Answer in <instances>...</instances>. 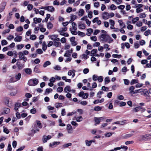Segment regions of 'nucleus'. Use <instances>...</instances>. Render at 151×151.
<instances>
[{
    "instance_id": "f257e3e1",
    "label": "nucleus",
    "mask_w": 151,
    "mask_h": 151,
    "mask_svg": "<svg viewBox=\"0 0 151 151\" xmlns=\"http://www.w3.org/2000/svg\"><path fill=\"white\" fill-rule=\"evenodd\" d=\"M101 41L106 42L110 43L113 42V40L108 34H102L99 37Z\"/></svg>"
},
{
    "instance_id": "f03ea898",
    "label": "nucleus",
    "mask_w": 151,
    "mask_h": 151,
    "mask_svg": "<svg viewBox=\"0 0 151 151\" xmlns=\"http://www.w3.org/2000/svg\"><path fill=\"white\" fill-rule=\"evenodd\" d=\"M39 83L38 80L36 78L29 80L28 82V84L31 86H35L37 85Z\"/></svg>"
},
{
    "instance_id": "7ed1b4c3",
    "label": "nucleus",
    "mask_w": 151,
    "mask_h": 151,
    "mask_svg": "<svg viewBox=\"0 0 151 151\" xmlns=\"http://www.w3.org/2000/svg\"><path fill=\"white\" fill-rule=\"evenodd\" d=\"M19 55V58L20 60H23L24 62H25L27 60L26 57L24 56V53L21 52H19L18 53Z\"/></svg>"
},
{
    "instance_id": "20e7f679",
    "label": "nucleus",
    "mask_w": 151,
    "mask_h": 151,
    "mask_svg": "<svg viewBox=\"0 0 151 151\" xmlns=\"http://www.w3.org/2000/svg\"><path fill=\"white\" fill-rule=\"evenodd\" d=\"M24 63H21L18 60H17L16 65L19 70H22L24 67Z\"/></svg>"
},
{
    "instance_id": "39448f33",
    "label": "nucleus",
    "mask_w": 151,
    "mask_h": 151,
    "mask_svg": "<svg viewBox=\"0 0 151 151\" xmlns=\"http://www.w3.org/2000/svg\"><path fill=\"white\" fill-rule=\"evenodd\" d=\"M58 35H49V37L50 38L54 41H60V39L58 37Z\"/></svg>"
},
{
    "instance_id": "423d86ee",
    "label": "nucleus",
    "mask_w": 151,
    "mask_h": 151,
    "mask_svg": "<svg viewBox=\"0 0 151 151\" xmlns=\"http://www.w3.org/2000/svg\"><path fill=\"white\" fill-rule=\"evenodd\" d=\"M104 119L103 117H95L94 118V121L95 122V125H96L100 124L101 120Z\"/></svg>"
},
{
    "instance_id": "0eeeda50",
    "label": "nucleus",
    "mask_w": 151,
    "mask_h": 151,
    "mask_svg": "<svg viewBox=\"0 0 151 151\" xmlns=\"http://www.w3.org/2000/svg\"><path fill=\"white\" fill-rule=\"evenodd\" d=\"M151 133L147 134H146L143 135L142 136V139L144 140H146L151 138Z\"/></svg>"
},
{
    "instance_id": "6e6552de",
    "label": "nucleus",
    "mask_w": 151,
    "mask_h": 151,
    "mask_svg": "<svg viewBox=\"0 0 151 151\" xmlns=\"http://www.w3.org/2000/svg\"><path fill=\"white\" fill-rule=\"evenodd\" d=\"M46 10H47L50 12H52L55 11L54 8L52 6H46Z\"/></svg>"
},
{
    "instance_id": "1a4fd4ad",
    "label": "nucleus",
    "mask_w": 151,
    "mask_h": 151,
    "mask_svg": "<svg viewBox=\"0 0 151 151\" xmlns=\"http://www.w3.org/2000/svg\"><path fill=\"white\" fill-rule=\"evenodd\" d=\"M102 17L104 19H106L109 18V14L107 12H104L102 14Z\"/></svg>"
},
{
    "instance_id": "9d476101",
    "label": "nucleus",
    "mask_w": 151,
    "mask_h": 151,
    "mask_svg": "<svg viewBox=\"0 0 151 151\" xmlns=\"http://www.w3.org/2000/svg\"><path fill=\"white\" fill-rule=\"evenodd\" d=\"M134 132V131H132L130 134H126L123 136V138L124 139H127L132 137L133 135V133Z\"/></svg>"
},
{
    "instance_id": "9b49d317",
    "label": "nucleus",
    "mask_w": 151,
    "mask_h": 151,
    "mask_svg": "<svg viewBox=\"0 0 151 151\" xmlns=\"http://www.w3.org/2000/svg\"><path fill=\"white\" fill-rule=\"evenodd\" d=\"M21 103H16L15 105L14 109L16 111H18V108L21 107Z\"/></svg>"
},
{
    "instance_id": "f8f14e48",
    "label": "nucleus",
    "mask_w": 151,
    "mask_h": 151,
    "mask_svg": "<svg viewBox=\"0 0 151 151\" xmlns=\"http://www.w3.org/2000/svg\"><path fill=\"white\" fill-rule=\"evenodd\" d=\"M78 26L79 29H84L86 27L85 24L83 23L82 22H80L78 23Z\"/></svg>"
},
{
    "instance_id": "ddd939ff",
    "label": "nucleus",
    "mask_w": 151,
    "mask_h": 151,
    "mask_svg": "<svg viewBox=\"0 0 151 151\" xmlns=\"http://www.w3.org/2000/svg\"><path fill=\"white\" fill-rule=\"evenodd\" d=\"M24 70L27 74L29 75H31L32 74V69L30 68H27L24 69Z\"/></svg>"
},
{
    "instance_id": "4468645a",
    "label": "nucleus",
    "mask_w": 151,
    "mask_h": 151,
    "mask_svg": "<svg viewBox=\"0 0 151 151\" xmlns=\"http://www.w3.org/2000/svg\"><path fill=\"white\" fill-rule=\"evenodd\" d=\"M42 19L40 18H37L35 17L33 19V21H34V23L37 24V23H39L40 22L42 21Z\"/></svg>"
},
{
    "instance_id": "2eb2a0df",
    "label": "nucleus",
    "mask_w": 151,
    "mask_h": 151,
    "mask_svg": "<svg viewBox=\"0 0 151 151\" xmlns=\"http://www.w3.org/2000/svg\"><path fill=\"white\" fill-rule=\"evenodd\" d=\"M53 45L56 47H60L61 45L60 41H54Z\"/></svg>"
},
{
    "instance_id": "dca6fc26",
    "label": "nucleus",
    "mask_w": 151,
    "mask_h": 151,
    "mask_svg": "<svg viewBox=\"0 0 151 151\" xmlns=\"http://www.w3.org/2000/svg\"><path fill=\"white\" fill-rule=\"evenodd\" d=\"M2 110L3 111V114H8L10 112V109L9 108H4Z\"/></svg>"
},
{
    "instance_id": "f3484780",
    "label": "nucleus",
    "mask_w": 151,
    "mask_h": 151,
    "mask_svg": "<svg viewBox=\"0 0 151 151\" xmlns=\"http://www.w3.org/2000/svg\"><path fill=\"white\" fill-rule=\"evenodd\" d=\"M60 144V142H54L52 143H50V147H53V146L55 145H58Z\"/></svg>"
},
{
    "instance_id": "a211bd4d",
    "label": "nucleus",
    "mask_w": 151,
    "mask_h": 151,
    "mask_svg": "<svg viewBox=\"0 0 151 151\" xmlns=\"http://www.w3.org/2000/svg\"><path fill=\"white\" fill-rule=\"evenodd\" d=\"M22 36H18L14 38V40L15 42H19L22 41Z\"/></svg>"
},
{
    "instance_id": "6ab92c4d",
    "label": "nucleus",
    "mask_w": 151,
    "mask_h": 151,
    "mask_svg": "<svg viewBox=\"0 0 151 151\" xmlns=\"http://www.w3.org/2000/svg\"><path fill=\"white\" fill-rule=\"evenodd\" d=\"M64 90L65 93L69 92L70 91V86H66L64 88Z\"/></svg>"
},
{
    "instance_id": "aec40b11",
    "label": "nucleus",
    "mask_w": 151,
    "mask_h": 151,
    "mask_svg": "<svg viewBox=\"0 0 151 151\" xmlns=\"http://www.w3.org/2000/svg\"><path fill=\"white\" fill-rule=\"evenodd\" d=\"M97 52V50L96 49H93L91 50V54L90 55L92 56H93Z\"/></svg>"
},
{
    "instance_id": "412c9836",
    "label": "nucleus",
    "mask_w": 151,
    "mask_h": 151,
    "mask_svg": "<svg viewBox=\"0 0 151 151\" xmlns=\"http://www.w3.org/2000/svg\"><path fill=\"white\" fill-rule=\"evenodd\" d=\"M77 18V16L76 15H73L70 17V22H72L73 21L76 19Z\"/></svg>"
},
{
    "instance_id": "4be33fe9",
    "label": "nucleus",
    "mask_w": 151,
    "mask_h": 151,
    "mask_svg": "<svg viewBox=\"0 0 151 151\" xmlns=\"http://www.w3.org/2000/svg\"><path fill=\"white\" fill-rule=\"evenodd\" d=\"M40 66L38 65H36L34 69V71L37 73H40V72L39 71V68Z\"/></svg>"
},
{
    "instance_id": "5701e85b",
    "label": "nucleus",
    "mask_w": 151,
    "mask_h": 151,
    "mask_svg": "<svg viewBox=\"0 0 151 151\" xmlns=\"http://www.w3.org/2000/svg\"><path fill=\"white\" fill-rule=\"evenodd\" d=\"M42 49L44 51H45L47 49V46L46 45V43L44 41L43 42L42 45Z\"/></svg>"
},
{
    "instance_id": "b1692460",
    "label": "nucleus",
    "mask_w": 151,
    "mask_h": 151,
    "mask_svg": "<svg viewBox=\"0 0 151 151\" xmlns=\"http://www.w3.org/2000/svg\"><path fill=\"white\" fill-rule=\"evenodd\" d=\"M110 81V78L109 77H107L104 79V82L105 84H107L109 83Z\"/></svg>"
},
{
    "instance_id": "393cba45",
    "label": "nucleus",
    "mask_w": 151,
    "mask_h": 151,
    "mask_svg": "<svg viewBox=\"0 0 151 151\" xmlns=\"http://www.w3.org/2000/svg\"><path fill=\"white\" fill-rule=\"evenodd\" d=\"M84 13V11L83 9H80L78 12V15L79 16H82Z\"/></svg>"
},
{
    "instance_id": "a878e982",
    "label": "nucleus",
    "mask_w": 151,
    "mask_h": 151,
    "mask_svg": "<svg viewBox=\"0 0 151 151\" xmlns=\"http://www.w3.org/2000/svg\"><path fill=\"white\" fill-rule=\"evenodd\" d=\"M72 27L71 28H72V29H73L74 30H76L77 28L76 27V23L74 22H73L72 23Z\"/></svg>"
},
{
    "instance_id": "bb28decb",
    "label": "nucleus",
    "mask_w": 151,
    "mask_h": 151,
    "mask_svg": "<svg viewBox=\"0 0 151 151\" xmlns=\"http://www.w3.org/2000/svg\"><path fill=\"white\" fill-rule=\"evenodd\" d=\"M118 22L119 24V25L121 27H122L123 28H124L125 27V25L124 24L122 20H119L118 21Z\"/></svg>"
},
{
    "instance_id": "cd10ccee",
    "label": "nucleus",
    "mask_w": 151,
    "mask_h": 151,
    "mask_svg": "<svg viewBox=\"0 0 151 151\" xmlns=\"http://www.w3.org/2000/svg\"><path fill=\"white\" fill-rule=\"evenodd\" d=\"M6 4V2L5 1L2 2L1 4V9H4Z\"/></svg>"
},
{
    "instance_id": "c85d7f7f",
    "label": "nucleus",
    "mask_w": 151,
    "mask_h": 151,
    "mask_svg": "<svg viewBox=\"0 0 151 151\" xmlns=\"http://www.w3.org/2000/svg\"><path fill=\"white\" fill-rule=\"evenodd\" d=\"M47 27L48 29H51L53 27V25L51 23L49 22L47 23Z\"/></svg>"
},
{
    "instance_id": "c756f323",
    "label": "nucleus",
    "mask_w": 151,
    "mask_h": 151,
    "mask_svg": "<svg viewBox=\"0 0 151 151\" xmlns=\"http://www.w3.org/2000/svg\"><path fill=\"white\" fill-rule=\"evenodd\" d=\"M51 64V63L49 61H47L45 62L43 64V67L44 68L46 67L47 66L50 65Z\"/></svg>"
},
{
    "instance_id": "7c9ffc66",
    "label": "nucleus",
    "mask_w": 151,
    "mask_h": 151,
    "mask_svg": "<svg viewBox=\"0 0 151 151\" xmlns=\"http://www.w3.org/2000/svg\"><path fill=\"white\" fill-rule=\"evenodd\" d=\"M47 140H48V139H47V138L46 136L45 135H44L42 138V141L43 142V143H45L47 142Z\"/></svg>"
},
{
    "instance_id": "2f4dec72",
    "label": "nucleus",
    "mask_w": 151,
    "mask_h": 151,
    "mask_svg": "<svg viewBox=\"0 0 151 151\" xmlns=\"http://www.w3.org/2000/svg\"><path fill=\"white\" fill-rule=\"evenodd\" d=\"M21 74L20 73H18L17 75H16L15 76V78L17 81L19 80L21 78Z\"/></svg>"
},
{
    "instance_id": "473e14b6",
    "label": "nucleus",
    "mask_w": 151,
    "mask_h": 151,
    "mask_svg": "<svg viewBox=\"0 0 151 151\" xmlns=\"http://www.w3.org/2000/svg\"><path fill=\"white\" fill-rule=\"evenodd\" d=\"M139 18L138 17H136L133 18L132 20V23L135 24L137 22L139 21Z\"/></svg>"
},
{
    "instance_id": "72a5a7b5",
    "label": "nucleus",
    "mask_w": 151,
    "mask_h": 151,
    "mask_svg": "<svg viewBox=\"0 0 151 151\" xmlns=\"http://www.w3.org/2000/svg\"><path fill=\"white\" fill-rule=\"evenodd\" d=\"M138 81L136 79H132L130 82V84L131 85H133L134 83H138Z\"/></svg>"
},
{
    "instance_id": "f704fd0d",
    "label": "nucleus",
    "mask_w": 151,
    "mask_h": 151,
    "mask_svg": "<svg viewBox=\"0 0 151 151\" xmlns=\"http://www.w3.org/2000/svg\"><path fill=\"white\" fill-rule=\"evenodd\" d=\"M73 29H72V28H70V31L72 35H76L77 34V32L76 31V30H73Z\"/></svg>"
},
{
    "instance_id": "c9c22d12",
    "label": "nucleus",
    "mask_w": 151,
    "mask_h": 151,
    "mask_svg": "<svg viewBox=\"0 0 151 151\" xmlns=\"http://www.w3.org/2000/svg\"><path fill=\"white\" fill-rule=\"evenodd\" d=\"M142 107L140 106L137 107L134 109V112H136L139 111L140 109H141Z\"/></svg>"
},
{
    "instance_id": "e433bc0d",
    "label": "nucleus",
    "mask_w": 151,
    "mask_h": 151,
    "mask_svg": "<svg viewBox=\"0 0 151 151\" xmlns=\"http://www.w3.org/2000/svg\"><path fill=\"white\" fill-rule=\"evenodd\" d=\"M83 120V118L81 116L78 117L76 118V120L77 122H79L82 121Z\"/></svg>"
},
{
    "instance_id": "4c0bfd02",
    "label": "nucleus",
    "mask_w": 151,
    "mask_h": 151,
    "mask_svg": "<svg viewBox=\"0 0 151 151\" xmlns=\"http://www.w3.org/2000/svg\"><path fill=\"white\" fill-rule=\"evenodd\" d=\"M146 17V14L145 13H140L139 14V17L141 18H142L145 17Z\"/></svg>"
},
{
    "instance_id": "58836bf2",
    "label": "nucleus",
    "mask_w": 151,
    "mask_h": 151,
    "mask_svg": "<svg viewBox=\"0 0 151 151\" xmlns=\"http://www.w3.org/2000/svg\"><path fill=\"white\" fill-rule=\"evenodd\" d=\"M76 70L73 69L72 70H69L68 73V75L69 76H70L72 75L73 72H75Z\"/></svg>"
},
{
    "instance_id": "ea45409f",
    "label": "nucleus",
    "mask_w": 151,
    "mask_h": 151,
    "mask_svg": "<svg viewBox=\"0 0 151 151\" xmlns=\"http://www.w3.org/2000/svg\"><path fill=\"white\" fill-rule=\"evenodd\" d=\"M72 144L71 143H68L63 145L62 147L64 148H65L68 147V146L72 145Z\"/></svg>"
},
{
    "instance_id": "a19ab883",
    "label": "nucleus",
    "mask_w": 151,
    "mask_h": 151,
    "mask_svg": "<svg viewBox=\"0 0 151 151\" xmlns=\"http://www.w3.org/2000/svg\"><path fill=\"white\" fill-rule=\"evenodd\" d=\"M110 8L112 10H115L117 8L116 6L114 4H111L110 6Z\"/></svg>"
},
{
    "instance_id": "79ce46f5",
    "label": "nucleus",
    "mask_w": 151,
    "mask_h": 151,
    "mask_svg": "<svg viewBox=\"0 0 151 151\" xmlns=\"http://www.w3.org/2000/svg\"><path fill=\"white\" fill-rule=\"evenodd\" d=\"M85 142L86 144V145L88 146H90L91 144L90 140L88 141V140H85Z\"/></svg>"
},
{
    "instance_id": "37998d69",
    "label": "nucleus",
    "mask_w": 151,
    "mask_h": 151,
    "mask_svg": "<svg viewBox=\"0 0 151 151\" xmlns=\"http://www.w3.org/2000/svg\"><path fill=\"white\" fill-rule=\"evenodd\" d=\"M63 104L61 103H57L55 104V106L56 108L61 107L62 106Z\"/></svg>"
},
{
    "instance_id": "c03bdc74",
    "label": "nucleus",
    "mask_w": 151,
    "mask_h": 151,
    "mask_svg": "<svg viewBox=\"0 0 151 151\" xmlns=\"http://www.w3.org/2000/svg\"><path fill=\"white\" fill-rule=\"evenodd\" d=\"M63 90V88L62 87L59 86L57 89V91L59 93L61 92Z\"/></svg>"
},
{
    "instance_id": "a18cd8bd",
    "label": "nucleus",
    "mask_w": 151,
    "mask_h": 151,
    "mask_svg": "<svg viewBox=\"0 0 151 151\" xmlns=\"http://www.w3.org/2000/svg\"><path fill=\"white\" fill-rule=\"evenodd\" d=\"M33 8V6L31 4H29L27 5V8L28 10L31 11V10Z\"/></svg>"
},
{
    "instance_id": "49530a36",
    "label": "nucleus",
    "mask_w": 151,
    "mask_h": 151,
    "mask_svg": "<svg viewBox=\"0 0 151 151\" xmlns=\"http://www.w3.org/2000/svg\"><path fill=\"white\" fill-rule=\"evenodd\" d=\"M36 122L38 127L40 128H42V125L40 121L39 120H37Z\"/></svg>"
},
{
    "instance_id": "de8ad7c7",
    "label": "nucleus",
    "mask_w": 151,
    "mask_h": 151,
    "mask_svg": "<svg viewBox=\"0 0 151 151\" xmlns=\"http://www.w3.org/2000/svg\"><path fill=\"white\" fill-rule=\"evenodd\" d=\"M102 109L101 107L99 106H95L94 107V110L96 111H100Z\"/></svg>"
},
{
    "instance_id": "09e8293b",
    "label": "nucleus",
    "mask_w": 151,
    "mask_h": 151,
    "mask_svg": "<svg viewBox=\"0 0 151 151\" xmlns=\"http://www.w3.org/2000/svg\"><path fill=\"white\" fill-rule=\"evenodd\" d=\"M67 28L66 27H64V28H61L60 29V30L58 31V32H65L67 31Z\"/></svg>"
},
{
    "instance_id": "8fccbe9b",
    "label": "nucleus",
    "mask_w": 151,
    "mask_h": 151,
    "mask_svg": "<svg viewBox=\"0 0 151 151\" xmlns=\"http://www.w3.org/2000/svg\"><path fill=\"white\" fill-rule=\"evenodd\" d=\"M7 42L5 40H3L1 42V44L2 46L6 45H7Z\"/></svg>"
},
{
    "instance_id": "3c124183",
    "label": "nucleus",
    "mask_w": 151,
    "mask_h": 151,
    "mask_svg": "<svg viewBox=\"0 0 151 151\" xmlns=\"http://www.w3.org/2000/svg\"><path fill=\"white\" fill-rule=\"evenodd\" d=\"M58 121L60 126L63 127L65 126V124L62 123V120L61 119H59Z\"/></svg>"
},
{
    "instance_id": "603ef678",
    "label": "nucleus",
    "mask_w": 151,
    "mask_h": 151,
    "mask_svg": "<svg viewBox=\"0 0 151 151\" xmlns=\"http://www.w3.org/2000/svg\"><path fill=\"white\" fill-rule=\"evenodd\" d=\"M24 47V45L23 44L18 45H17V48L18 49L21 50Z\"/></svg>"
},
{
    "instance_id": "864d4df0",
    "label": "nucleus",
    "mask_w": 151,
    "mask_h": 151,
    "mask_svg": "<svg viewBox=\"0 0 151 151\" xmlns=\"http://www.w3.org/2000/svg\"><path fill=\"white\" fill-rule=\"evenodd\" d=\"M104 78L102 76H99L98 77V80L99 82H101L103 81Z\"/></svg>"
},
{
    "instance_id": "5fc2aeb1",
    "label": "nucleus",
    "mask_w": 151,
    "mask_h": 151,
    "mask_svg": "<svg viewBox=\"0 0 151 151\" xmlns=\"http://www.w3.org/2000/svg\"><path fill=\"white\" fill-rule=\"evenodd\" d=\"M60 33V35L63 36L65 37H68L69 36V34L67 33H64L62 32Z\"/></svg>"
},
{
    "instance_id": "6e6d98bb",
    "label": "nucleus",
    "mask_w": 151,
    "mask_h": 151,
    "mask_svg": "<svg viewBox=\"0 0 151 151\" xmlns=\"http://www.w3.org/2000/svg\"><path fill=\"white\" fill-rule=\"evenodd\" d=\"M54 69L56 70H60L61 69L59 65H56L53 67Z\"/></svg>"
},
{
    "instance_id": "4d7b16f0",
    "label": "nucleus",
    "mask_w": 151,
    "mask_h": 151,
    "mask_svg": "<svg viewBox=\"0 0 151 151\" xmlns=\"http://www.w3.org/2000/svg\"><path fill=\"white\" fill-rule=\"evenodd\" d=\"M101 88L104 91H109V88L104 86H102Z\"/></svg>"
},
{
    "instance_id": "13d9d810",
    "label": "nucleus",
    "mask_w": 151,
    "mask_h": 151,
    "mask_svg": "<svg viewBox=\"0 0 151 151\" xmlns=\"http://www.w3.org/2000/svg\"><path fill=\"white\" fill-rule=\"evenodd\" d=\"M78 35H80L81 37H84L86 35L85 33L80 31H78Z\"/></svg>"
},
{
    "instance_id": "bf43d9fd",
    "label": "nucleus",
    "mask_w": 151,
    "mask_h": 151,
    "mask_svg": "<svg viewBox=\"0 0 151 151\" xmlns=\"http://www.w3.org/2000/svg\"><path fill=\"white\" fill-rule=\"evenodd\" d=\"M99 76L96 75H93V79L94 81H96L98 80Z\"/></svg>"
},
{
    "instance_id": "052dcab7",
    "label": "nucleus",
    "mask_w": 151,
    "mask_h": 151,
    "mask_svg": "<svg viewBox=\"0 0 151 151\" xmlns=\"http://www.w3.org/2000/svg\"><path fill=\"white\" fill-rule=\"evenodd\" d=\"M17 81L15 78L14 77L11 78L9 81V82L10 83H13Z\"/></svg>"
},
{
    "instance_id": "680f3d73",
    "label": "nucleus",
    "mask_w": 151,
    "mask_h": 151,
    "mask_svg": "<svg viewBox=\"0 0 151 151\" xmlns=\"http://www.w3.org/2000/svg\"><path fill=\"white\" fill-rule=\"evenodd\" d=\"M109 45L108 44H105L104 45V48H106V51H107L110 50V48L109 47Z\"/></svg>"
},
{
    "instance_id": "e2e57ef3",
    "label": "nucleus",
    "mask_w": 151,
    "mask_h": 151,
    "mask_svg": "<svg viewBox=\"0 0 151 151\" xmlns=\"http://www.w3.org/2000/svg\"><path fill=\"white\" fill-rule=\"evenodd\" d=\"M89 72V70L88 68H85L83 70V73L84 74H86L88 73Z\"/></svg>"
},
{
    "instance_id": "0e129e2a",
    "label": "nucleus",
    "mask_w": 151,
    "mask_h": 151,
    "mask_svg": "<svg viewBox=\"0 0 151 151\" xmlns=\"http://www.w3.org/2000/svg\"><path fill=\"white\" fill-rule=\"evenodd\" d=\"M143 11V9L140 8H137L136 9V12L137 13L141 12Z\"/></svg>"
},
{
    "instance_id": "69168bd1",
    "label": "nucleus",
    "mask_w": 151,
    "mask_h": 151,
    "mask_svg": "<svg viewBox=\"0 0 151 151\" xmlns=\"http://www.w3.org/2000/svg\"><path fill=\"white\" fill-rule=\"evenodd\" d=\"M23 30V27H22L20 26L17 28L16 31L17 32H21Z\"/></svg>"
},
{
    "instance_id": "338daca9",
    "label": "nucleus",
    "mask_w": 151,
    "mask_h": 151,
    "mask_svg": "<svg viewBox=\"0 0 151 151\" xmlns=\"http://www.w3.org/2000/svg\"><path fill=\"white\" fill-rule=\"evenodd\" d=\"M134 86H131L129 88V91H130V93H133V92H134Z\"/></svg>"
},
{
    "instance_id": "774afa93",
    "label": "nucleus",
    "mask_w": 151,
    "mask_h": 151,
    "mask_svg": "<svg viewBox=\"0 0 151 151\" xmlns=\"http://www.w3.org/2000/svg\"><path fill=\"white\" fill-rule=\"evenodd\" d=\"M37 52L39 54H40L43 53V51L42 49H38L36 50Z\"/></svg>"
}]
</instances>
